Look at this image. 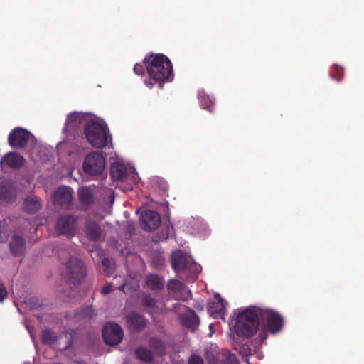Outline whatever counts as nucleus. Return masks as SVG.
<instances>
[{"label": "nucleus", "instance_id": "nucleus-42", "mask_svg": "<svg viewBox=\"0 0 364 364\" xmlns=\"http://www.w3.org/2000/svg\"><path fill=\"white\" fill-rule=\"evenodd\" d=\"M70 341L69 342L68 345L66 347H65V349H68L70 347Z\"/></svg>", "mask_w": 364, "mask_h": 364}, {"label": "nucleus", "instance_id": "nucleus-6", "mask_svg": "<svg viewBox=\"0 0 364 364\" xmlns=\"http://www.w3.org/2000/svg\"><path fill=\"white\" fill-rule=\"evenodd\" d=\"M82 166L84 171L89 175H100L105 167V158L102 154L92 151L86 156Z\"/></svg>", "mask_w": 364, "mask_h": 364}, {"label": "nucleus", "instance_id": "nucleus-16", "mask_svg": "<svg viewBox=\"0 0 364 364\" xmlns=\"http://www.w3.org/2000/svg\"><path fill=\"white\" fill-rule=\"evenodd\" d=\"M85 232L90 241H98L102 236V230L100 225L93 220H88L85 222Z\"/></svg>", "mask_w": 364, "mask_h": 364}, {"label": "nucleus", "instance_id": "nucleus-28", "mask_svg": "<svg viewBox=\"0 0 364 364\" xmlns=\"http://www.w3.org/2000/svg\"><path fill=\"white\" fill-rule=\"evenodd\" d=\"M235 349L244 358V361L248 363V356L252 354L251 348L247 343H239L236 344Z\"/></svg>", "mask_w": 364, "mask_h": 364}, {"label": "nucleus", "instance_id": "nucleus-20", "mask_svg": "<svg viewBox=\"0 0 364 364\" xmlns=\"http://www.w3.org/2000/svg\"><path fill=\"white\" fill-rule=\"evenodd\" d=\"M127 320L128 323L134 329L142 330L146 326L144 318L136 312L129 314Z\"/></svg>", "mask_w": 364, "mask_h": 364}, {"label": "nucleus", "instance_id": "nucleus-14", "mask_svg": "<svg viewBox=\"0 0 364 364\" xmlns=\"http://www.w3.org/2000/svg\"><path fill=\"white\" fill-rule=\"evenodd\" d=\"M16 192L11 183L4 180L0 182V203H11L15 200Z\"/></svg>", "mask_w": 364, "mask_h": 364}, {"label": "nucleus", "instance_id": "nucleus-41", "mask_svg": "<svg viewBox=\"0 0 364 364\" xmlns=\"http://www.w3.org/2000/svg\"><path fill=\"white\" fill-rule=\"evenodd\" d=\"M23 364H33V363L30 361H26L23 363Z\"/></svg>", "mask_w": 364, "mask_h": 364}, {"label": "nucleus", "instance_id": "nucleus-37", "mask_svg": "<svg viewBox=\"0 0 364 364\" xmlns=\"http://www.w3.org/2000/svg\"><path fill=\"white\" fill-rule=\"evenodd\" d=\"M112 291V285L111 284L102 287L101 292L102 294L106 295Z\"/></svg>", "mask_w": 364, "mask_h": 364}, {"label": "nucleus", "instance_id": "nucleus-10", "mask_svg": "<svg viewBox=\"0 0 364 364\" xmlns=\"http://www.w3.org/2000/svg\"><path fill=\"white\" fill-rule=\"evenodd\" d=\"M140 223L144 230L151 232L159 227L161 224V217L157 212L148 210L141 214Z\"/></svg>", "mask_w": 364, "mask_h": 364}, {"label": "nucleus", "instance_id": "nucleus-29", "mask_svg": "<svg viewBox=\"0 0 364 364\" xmlns=\"http://www.w3.org/2000/svg\"><path fill=\"white\" fill-rule=\"evenodd\" d=\"M102 264L104 267V272L107 277L110 276L113 273V262L109 258H104L102 262Z\"/></svg>", "mask_w": 364, "mask_h": 364}, {"label": "nucleus", "instance_id": "nucleus-1", "mask_svg": "<svg viewBox=\"0 0 364 364\" xmlns=\"http://www.w3.org/2000/svg\"><path fill=\"white\" fill-rule=\"evenodd\" d=\"M260 321L264 326L263 331L259 335L261 342L267 338L268 333L276 334L282 331L284 326V318L278 312L269 309L250 306L237 314L235 331L240 337H252L256 333Z\"/></svg>", "mask_w": 364, "mask_h": 364}, {"label": "nucleus", "instance_id": "nucleus-19", "mask_svg": "<svg viewBox=\"0 0 364 364\" xmlns=\"http://www.w3.org/2000/svg\"><path fill=\"white\" fill-rule=\"evenodd\" d=\"M215 297H218V301L209 303L208 310L214 318H218L225 314V306L224 299L220 298L219 294L215 296Z\"/></svg>", "mask_w": 364, "mask_h": 364}, {"label": "nucleus", "instance_id": "nucleus-5", "mask_svg": "<svg viewBox=\"0 0 364 364\" xmlns=\"http://www.w3.org/2000/svg\"><path fill=\"white\" fill-rule=\"evenodd\" d=\"M84 133L87 141L95 148H103L108 143V129L95 120L86 123Z\"/></svg>", "mask_w": 364, "mask_h": 364}, {"label": "nucleus", "instance_id": "nucleus-13", "mask_svg": "<svg viewBox=\"0 0 364 364\" xmlns=\"http://www.w3.org/2000/svg\"><path fill=\"white\" fill-rule=\"evenodd\" d=\"M78 199L80 208L82 210L87 211L94 204V194L89 187H82L78 190Z\"/></svg>", "mask_w": 364, "mask_h": 364}, {"label": "nucleus", "instance_id": "nucleus-36", "mask_svg": "<svg viewBox=\"0 0 364 364\" xmlns=\"http://www.w3.org/2000/svg\"><path fill=\"white\" fill-rule=\"evenodd\" d=\"M6 296V289L3 284H0V302H3Z\"/></svg>", "mask_w": 364, "mask_h": 364}, {"label": "nucleus", "instance_id": "nucleus-33", "mask_svg": "<svg viewBox=\"0 0 364 364\" xmlns=\"http://www.w3.org/2000/svg\"><path fill=\"white\" fill-rule=\"evenodd\" d=\"M335 73H331L330 76L338 82H340L343 76V69L335 65Z\"/></svg>", "mask_w": 364, "mask_h": 364}, {"label": "nucleus", "instance_id": "nucleus-15", "mask_svg": "<svg viewBox=\"0 0 364 364\" xmlns=\"http://www.w3.org/2000/svg\"><path fill=\"white\" fill-rule=\"evenodd\" d=\"M72 189L68 186L59 187L53 193V198L60 205H69L73 200Z\"/></svg>", "mask_w": 364, "mask_h": 364}, {"label": "nucleus", "instance_id": "nucleus-3", "mask_svg": "<svg viewBox=\"0 0 364 364\" xmlns=\"http://www.w3.org/2000/svg\"><path fill=\"white\" fill-rule=\"evenodd\" d=\"M58 257L64 263L65 269L62 275L68 283L79 285L85 277V267L79 259L71 256L69 247H63L58 251Z\"/></svg>", "mask_w": 364, "mask_h": 364}, {"label": "nucleus", "instance_id": "nucleus-38", "mask_svg": "<svg viewBox=\"0 0 364 364\" xmlns=\"http://www.w3.org/2000/svg\"><path fill=\"white\" fill-rule=\"evenodd\" d=\"M228 364H238L237 358L235 355L229 354L226 358Z\"/></svg>", "mask_w": 364, "mask_h": 364}, {"label": "nucleus", "instance_id": "nucleus-32", "mask_svg": "<svg viewBox=\"0 0 364 364\" xmlns=\"http://www.w3.org/2000/svg\"><path fill=\"white\" fill-rule=\"evenodd\" d=\"M95 315L96 314H95V310L91 306H86L79 313V316L83 318L91 319L93 318Z\"/></svg>", "mask_w": 364, "mask_h": 364}, {"label": "nucleus", "instance_id": "nucleus-8", "mask_svg": "<svg viewBox=\"0 0 364 364\" xmlns=\"http://www.w3.org/2000/svg\"><path fill=\"white\" fill-rule=\"evenodd\" d=\"M102 337L106 344L116 346L123 339L124 332L122 327L116 323H107L102 329Z\"/></svg>", "mask_w": 364, "mask_h": 364}, {"label": "nucleus", "instance_id": "nucleus-26", "mask_svg": "<svg viewBox=\"0 0 364 364\" xmlns=\"http://www.w3.org/2000/svg\"><path fill=\"white\" fill-rule=\"evenodd\" d=\"M85 115L81 112H75L68 116L66 123L70 127H77L85 121Z\"/></svg>", "mask_w": 364, "mask_h": 364}, {"label": "nucleus", "instance_id": "nucleus-4", "mask_svg": "<svg viewBox=\"0 0 364 364\" xmlns=\"http://www.w3.org/2000/svg\"><path fill=\"white\" fill-rule=\"evenodd\" d=\"M172 268L182 279L193 282L201 270V267L181 251L172 253L171 256Z\"/></svg>", "mask_w": 364, "mask_h": 364}, {"label": "nucleus", "instance_id": "nucleus-39", "mask_svg": "<svg viewBox=\"0 0 364 364\" xmlns=\"http://www.w3.org/2000/svg\"><path fill=\"white\" fill-rule=\"evenodd\" d=\"M107 192H108V193H109V199H110V201H111V203H113L114 200V199L113 193H112V191H111V190H109H109H107Z\"/></svg>", "mask_w": 364, "mask_h": 364}, {"label": "nucleus", "instance_id": "nucleus-35", "mask_svg": "<svg viewBox=\"0 0 364 364\" xmlns=\"http://www.w3.org/2000/svg\"><path fill=\"white\" fill-rule=\"evenodd\" d=\"M134 72L138 75H143L145 72L144 65L139 63H136L134 67Z\"/></svg>", "mask_w": 364, "mask_h": 364}, {"label": "nucleus", "instance_id": "nucleus-30", "mask_svg": "<svg viewBox=\"0 0 364 364\" xmlns=\"http://www.w3.org/2000/svg\"><path fill=\"white\" fill-rule=\"evenodd\" d=\"M185 285L178 279H171L168 282V288L173 291H181Z\"/></svg>", "mask_w": 364, "mask_h": 364}, {"label": "nucleus", "instance_id": "nucleus-21", "mask_svg": "<svg viewBox=\"0 0 364 364\" xmlns=\"http://www.w3.org/2000/svg\"><path fill=\"white\" fill-rule=\"evenodd\" d=\"M149 346L157 355L162 356L166 354V345L161 339L151 337L149 340Z\"/></svg>", "mask_w": 364, "mask_h": 364}, {"label": "nucleus", "instance_id": "nucleus-9", "mask_svg": "<svg viewBox=\"0 0 364 364\" xmlns=\"http://www.w3.org/2000/svg\"><path fill=\"white\" fill-rule=\"evenodd\" d=\"M30 137L31 133L28 130L16 127L9 133L8 143L13 148H23L28 143Z\"/></svg>", "mask_w": 364, "mask_h": 364}, {"label": "nucleus", "instance_id": "nucleus-17", "mask_svg": "<svg viewBox=\"0 0 364 364\" xmlns=\"http://www.w3.org/2000/svg\"><path fill=\"white\" fill-rule=\"evenodd\" d=\"M181 320L182 325L193 332L198 328L200 324L199 317L191 309H188L186 314L181 316Z\"/></svg>", "mask_w": 364, "mask_h": 364}, {"label": "nucleus", "instance_id": "nucleus-40", "mask_svg": "<svg viewBox=\"0 0 364 364\" xmlns=\"http://www.w3.org/2000/svg\"><path fill=\"white\" fill-rule=\"evenodd\" d=\"M132 177H133L134 181H136V178H139L137 174H134V176Z\"/></svg>", "mask_w": 364, "mask_h": 364}, {"label": "nucleus", "instance_id": "nucleus-24", "mask_svg": "<svg viewBox=\"0 0 364 364\" xmlns=\"http://www.w3.org/2000/svg\"><path fill=\"white\" fill-rule=\"evenodd\" d=\"M61 338V335H58L50 328L43 330L41 339L44 345L55 344Z\"/></svg>", "mask_w": 364, "mask_h": 364}, {"label": "nucleus", "instance_id": "nucleus-27", "mask_svg": "<svg viewBox=\"0 0 364 364\" xmlns=\"http://www.w3.org/2000/svg\"><path fill=\"white\" fill-rule=\"evenodd\" d=\"M198 98L201 104V107L204 109H207L210 112H213L214 102L209 95L205 93H199Z\"/></svg>", "mask_w": 364, "mask_h": 364}, {"label": "nucleus", "instance_id": "nucleus-25", "mask_svg": "<svg viewBox=\"0 0 364 364\" xmlns=\"http://www.w3.org/2000/svg\"><path fill=\"white\" fill-rule=\"evenodd\" d=\"M134 354L136 357L145 363H151L154 360V354L151 350L146 347L139 346L135 348Z\"/></svg>", "mask_w": 364, "mask_h": 364}, {"label": "nucleus", "instance_id": "nucleus-11", "mask_svg": "<svg viewBox=\"0 0 364 364\" xmlns=\"http://www.w3.org/2000/svg\"><path fill=\"white\" fill-rule=\"evenodd\" d=\"M9 249L14 257H18L24 255L26 246L23 236L17 232H14L9 241Z\"/></svg>", "mask_w": 364, "mask_h": 364}, {"label": "nucleus", "instance_id": "nucleus-12", "mask_svg": "<svg viewBox=\"0 0 364 364\" xmlns=\"http://www.w3.org/2000/svg\"><path fill=\"white\" fill-rule=\"evenodd\" d=\"M24 158L16 152L10 151L4 154L0 160V166H5L12 169H18L24 164Z\"/></svg>", "mask_w": 364, "mask_h": 364}, {"label": "nucleus", "instance_id": "nucleus-18", "mask_svg": "<svg viewBox=\"0 0 364 364\" xmlns=\"http://www.w3.org/2000/svg\"><path fill=\"white\" fill-rule=\"evenodd\" d=\"M110 175L114 180L124 181L128 176V168L122 163H113L110 167Z\"/></svg>", "mask_w": 364, "mask_h": 364}, {"label": "nucleus", "instance_id": "nucleus-22", "mask_svg": "<svg viewBox=\"0 0 364 364\" xmlns=\"http://www.w3.org/2000/svg\"><path fill=\"white\" fill-rule=\"evenodd\" d=\"M41 208V200L37 196L28 197L23 203V209L26 212L33 213Z\"/></svg>", "mask_w": 364, "mask_h": 364}, {"label": "nucleus", "instance_id": "nucleus-34", "mask_svg": "<svg viewBox=\"0 0 364 364\" xmlns=\"http://www.w3.org/2000/svg\"><path fill=\"white\" fill-rule=\"evenodd\" d=\"M188 363V364H204L202 358L196 355H191Z\"/></svg>", "mask_w": 364, "mask_h": 364}, {"label": "nucleus", "instance_id": "nucleus-23", "mask_svg": "<svg viewBox=\"0 0 364 364\" xmlns=\"http://www.w3.org/2000/svg\"><path fill=\"white\" fill-rule=\"evenodd\" d=\"M146 284L147 287L151 290H161L164 288L163 279L154 274H151L146 277Z\"/></svg>", "mask_w": 364, "mask_h": 364}, {"label": "nucleus", "instance_id": "nucleus-31", "mask_svg": "<svg viewBox=\"0 0 364 364\" xmlns=\"http://www.w3.org/2000/svg\"><path fill=\"white\" fill-rule=\"evenodd\" d=\"M141 304L147 308H153L156 306V301L150 294H144L141 298Z\"/></svg>", "mask_w": 364, "mask_h": 364}, {"label": "nucleus", "instance_id": "nucleus-2", "mask_svg": "<svg viewBox=\"0 0 364 364\" xmlns=\"http://www.w3.org/2000/svg\"><path fill=\"white\" fill-rule=\"evenodd\" d=\"M144 64L150 80H146L144 84L151 89L157 84L163 89L165 82L173 80V65L170 59L162 53H151L144 59Z\"/></svg>", "mask_w": 364, "mask_h": 364}, {"label": "nucleus", "instance_id": "nucleus-7", "mask_svg": "<svg viewBox=\"0 0 364 364\" xmlns=\"http://www.w3.org/2000/svg\"><path fill=\"white\" fill-rule=\"evenodd\" d=\"M78 218L70 214L60 216L55 222V229L60 235L73 237L77 227Z\"/></svg>", "mask_w": 364, "mask_h": 364}]
</instances>
